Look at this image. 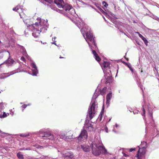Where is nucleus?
<instances>
[{"label": "nucleus", "mask_w": 159, "mask_h": 159, "mask_svg": "<svg viewBox=\"0 0 159 159\" xmlns=\"http://www.w3.org/2000/svg\"><path fill=\"white\" fill-rule=\"evenodd\" d=\"M95 58L96 60L97 61H99V62L100 61H101V58L99 57L98 55V56H97L96 57H95Z\"/></svg>", "instance_id": "cd10ccee"}, {"label": "nucleus", "mask_w": 159, "mask_h": 159, "mask_svg": "<svg viewBox=\"0 0 159 159\" xmlns=\"http://www.w3.org/2000/svg\"><path fill=\"white\" fill-rule=\"evenodd\" d=\"M107 88L104 87L102 89L100 90V93L102 95H105L107 92Z\"/></svg>", "instance_id": "f3484780"}, {"label": "nucleus", "mask_w": 159, "mask_h": 159, "mask_svg": "<svg viewBox=\"0 0 159 159\" xmlns=\"http://www.w3.org/2000/svg\"><path fill=\"white\" fill-rule=\"evenodd\" d=\"M129 68L130 70L132 72H133V69L131 67H130Z\"/></svg>", "instance_id": "37998d69"}, {"label": "nucleus", "mask_w": 159, "mask_h": 159, "mask_svg": "<svg viewBox=\"0 0 159 159\" xmlns=\"http://www.w3.org/2000/svg\"><path fill=\"white\" fill-rule=\"evenodd\" d=\"M72 152H68L66 153L65 154H63L62 156L64 157H69L70 155L72 153Z\"/></svg>", "instance_id": "a211bd4d"}, {"label": "nucleus", "mask_w": 159, "mask_h": 159, "mask_svg": "<svg viewBox=\"0 0 159 159\" xmlns=\"http://www.w3.org/2000/svg\"><path fill=\"white\" fill-rule=\"evenodd\" d=\"M135 150V148H131L129 149V152H131L134 151Z\"/></svg>", "instance_id": "e433bc0d"}, {"label": "nucleus", "mask_w": 159, "mask_h": 159, "mask_svg": "<svg viewBox=\"0 0 159 159\" xmlns=\"http://www.w3.org/2000/svg\"><path fill=\"white\" fill-rule=\"evenodd\" d=\"M56 38V37H54V40H55V39ZM54 42L53 43H52L53 44L55 45H56V41H55V40H54Z\"/></svg>", "instance_id": "58836bf2"}, {"label": "nucleus", "mask_w": 159, "mask_h": 159, "mask_svg": "<svg viewBox=\"0 0 159 159\" xmlns=\"http://www.w3.org/2000/svg\"><path fill=\"white\" fill-rule=\"evenodd\" d=\"M92 53L93 55L96 54L97 55V52L95 50H92Z\"/></svg>", "instance_id": "4c0bfd02"}, {"label": "nucleus", "mask_w": 159, "mask_h": 159, "mask_svg": "<svg viewBox=\"0 0 159 159\" xmlns=\"http://www.w3.org/2000/svg\"><path fill=\"white\" fill-rule=\"evenodd\" d=\"M27 107V105H23L21 107L23 109Z\"/></svg>", "instance_id": "c9c22d12"}, {"label": "nucleus", "mask_w": 159, "mask_h": 159, "mask_svg": "<svg viewBox=\"0 0 159 159\" xmlns=\"http://www.w3.org/2000/svg\"><path fill=\"white\" fill-rule=\"evenodd\" d=\"M85 35L86 36V38H85V39L86 41H89L90 42H92V43H93L95 45L94 40L93 38V35L92 34H90L89 32H88L86 33ZM87 42L89 45V46L90 45L89 43L88 42Z\"/></svg>", "instance_id": "0eeeda50"}, {"label": "nucleus", "mask_w": 159, "mask_h": 159, "mask_svg": "<svg viewBox=\"0 0 159 159\" xmlns=\"http://www.w3.org/2000/svg\"><path fill=\"white\" fill-rule=\"evenodd\" d=\"M142 111H143V114H142L143 116H145V110L143 106L142 108Z\"/></svg>", "instance_id": "393cba45"}, {"label": "nucleus", "mask_w": 159, "mask_h": 159, "mask_svg": "<svg viewBox=\"0 0 159 159\" xmlns=\"http://www.w3.org/2000/svg\"><path fill=\"white\" fill-rule=\"evenodd\" d=\"M81 148L85 152H88L90 151L89 147L86 145H81Z\"/></svg>", "instance_id": "ddd939ff"}, {"label": "nucleus", "mask_w": 159, "mask_h": 159, "mask_svg": "<svg viewBox=\"0 0 159 159\" xmlns=\"http://www.w3.org/2000/svg\"><path fill=\"white\" fill-rule=\"evenodd\" d=\"M94 55V57L95 58L97 56H98V55L97 54V55L96 54H94L93 55Z\"/></svg>", "instance_id": "a18cd8bd"}, {"label": "nucleus", "mask_w": 159, "mask_h": 159, "mask_svg": "<svg viewBox=\"0 0 159 159\" xmlns=\"http://www.w3.org/2000/svg\"><path fill=\"white\" fill-rule=\"evenodd\" d=\"M126 60L128 61V58H126Z\"/></svg>", "instance_id": "3c124183"}, {"label": "nucleus", "mask_w": 159, "mask_h": 159, "mask_svg": "<svg viewBox=\"0 0 159 159\" xmlns=\"http://www.w3.org/2000/svg\"><path fill=\"white\" fill-rule=\"evenodd\" d=\"M30 150V148H25V150Z\"/></svg>", "instance_id": "de8ad7c7"}, {"label": "nucleus", "mask_w": 159, "mask_h": 159, "mask_svg": "<svg viewBox=\"0 0 159 159\" xmlns=\"http://www.w3.org/2000/svg\"><path fill=\"white\" fill-rule=\"evenodd\" d=\"M58 10V11H60V10L59 9H56V10Z\"/></svg>", "instance_id": "603ef678"}, {"label": "nucleus", "mask_w": 159, "mask_h": 159, "mask_svg": "<svg viewBox=\"0 0 159 159\" xmlns=\"http://www.w3.org/2000/svg\"><path fill=\"white\" fill-rule=\"evenodd\" d=\"M69 158L71 159H75V156L73 155V153H72L70 155Z\"/></svg>", "instance_id": "c85d7f7f"}, {"label": "nucleus", "mask_w": 159, "mask_h": 159, "mask_svg": "<svg viewBox=\"0 0 159 159\" xmlns=\"http://www.w3.org/2000/svg\"><path fill=\"white\" fill-rule=\"evenodd\" d=\"M110 63L108 62H104L101 65L102 67H104L105 68H109L110 66Z\"/></svg>", "instance_id": "dca6fc26"}, {"label": "nucleus", "mask_w": 159, "mask_h": 159, "mask_svg": "<svg viewBox=\"0 0 159 159\" xmlns=\"http://www.w3.org/2000/svg\"><path fill=\"white\" fill-rule=\"evenodd\" d=\"M113 80V78L111 76H107L105 82L106 84H107L108 83H109L110 84V83L112 82Z\"/></svg>", "instance_id": "2eb2a0df"}, {"label": "nucleus", "mask_w": 159, "mask_h": 159, "mask_svg": "<svg viewBox=\"0 0 159 159\" xmlns=\"http://www.w3.org/2000/svg\"><path fill=\"white\" fill-rule=\"evenodd\" d=\"M104 114V112L103 111L101 112V114L99 115V116L100 117V120H101L102 118V115Z\"/></svg>", "instance_id": "473e14b6"}, {"label": "nucleus", "mask_w": 159, "mask_h": 159, "mask_svg": "<svg viewBox=\"0 0 159 159\" xmlns=\"http://www.w3.org/2000/svg\"><path fill=\"white\" fill-rule=\"evenodd\" d=\"M9 115V114L8 113H6L5 112H3V114L2 115H0V117L1 118H3L5 117H7Z\"/></svg>", "instance_id": "aec40b11"}, {"label": "nucleus", "mask_w": 159, "mask_h": 159, "mask_svg": "<svg viewBox=\"0 0 159 159\" xmlns=\"http://www.w3.org/2000/svg\"><path fill=\"white\" fill-rule=\"evenodd\" d=\"M32 67L34 69H37V67L34 63L32 64Z\"/></svg>", "instance_id": "c756f323"}, {"label": "nucleus", "mask_w": 159, "mask_h": 159, "mask_svg": "<svg viewBox=\"0 0 159 159\" xmlns=\"http://www.w3.org/2000/svg\"><path fill=\"white\" fill-rule=\"evenodd\" d=\"M136 33L138 34V35L140 34L138 32H136Z\"/></svg>", "instance_id": "8fccbe9b"}, {"label": "nucleus", "mask_w": 159, "mask_h": 159, "mask_svg": "<svg viewBox=\"0 0 159 159\" xmlns=\"http://www.w3.org/2000/svg\"><path fill=\"white\" fill-rule=\"evenodd\" d=\"M86 127L87 128H89V127H88L87 126V127Z\"/></svg>", "instance_id": "5fc2aeb1"}, {"label": "nucleus", "mask_w": 159, "mask_h": 159, "mask_svg": "<svg viewBox=\"0 0 159 159\" xmlns=\"http://www.w3.org/2000/svg\"><path fill=\"white\" fill-rule=\"evenodd\" d=\"M42 137H45L49 139L52 140L54 139L53 136L52 134L48 132H44V135Z\"/></svg>", "instance_id": "1a4fd4ad"}, {"label": "nucleus", "mask_w": 159, "mask_h": 159, "mask_svg": "<svg viewBox=\"0 0 159 159\" xmlns=\"http://www.w3.org/2000/svg\"><path fill=\"white\" fill-rule=\"evenodd\" d=\"M37 20L38 21L36 22L34 24L31 21V20L29 18L25 20L24 22L27 25L28 27L32 26L34 30H36V31L41 32L43 28V23L42 22L40 19H38Z\"/></svg>", "instance_id": "f257e3e1"}, {"label": "nucleus", "mask_w": 159, "mask_h": 159, "mask_svg": "<svg viewBox=\"0 0 159 159\" xmlns=\"http://www.w3.org/2000/svg\"><path fill=\"white\" fill-rule=\"evenodd\" d=\"M3 105V103L2 102L0 103V108H2Z\"/></svg>", "instance_id": "ea45409f"}, {"label": "nucleus", "mask_w": 159, "mask_h": 159, "mask_svg": "<svg viewBox=\"0 0 159 159\" xmlns=\"http://www.w3.org/2000/svg\"><path fill=\"white\" fill-rule=\"evenodd\" d=\"M88 133L86 130L83 129L81 130L80 135L78 137L79 141L85 142L87 140Z\"/></svg>", "instance_id": "39448f33"}, {"label": "nucleus", "mask_w": 159, "mask_h": 159, "mask_svg": "<svg viewBox=\"0 0 159 159\" xmlns=\"http://www.w3.org/2000/svg\"><path fill=\"white\" fill-rule=\"evenodd\" d=\"M61 8H62L66 11H69L71 10H73L72 6L68 4L65 3L62 5V7Z\"/></svg>", "instance_id": "6e6552de"}, {"label": "nucleus", "mask_w": 159, "mask_h": 159, "mask_svg": "<svg viewBox=\"0 0 159 159\" xmlns=\"http://www.w3.org/2000/svg\"><path fill=\"white\" fill-rule=\"evenodd\" d=\"M19 135L21 137H25L29 136V134H20Z\"/></svg>", "instance_id": "5701e85b"}, {"label": "nucleus", "mask_w": 159, "mask_h": 159, "mask_svg": "<svg viewBox=\"0 0 159 159\" xmlns=\"http://www.w3.org/2000/svg\"><path fill=\"white\" fill-rule=\"evenodd\" d=\"M107 128H106V132H108V131H107Z\"/></svg>", "instance_id": "09e8293b"}, {"label": "nucleus", "mask_w": 159, "mask_h": 159, "mask_svg": "<svg viewBox=\"0 0 159 159\" xmlns=\"http://www.w3.org/2000/svg\"><path fill=\"white\" fill-rule=\"evenodd\" d=\"M73 135V132L71 131H69L66 133V138L67 139H71L73 138L72 136Z\"/></svg>", "instance_id": "4468645a"}, {"label": "nucleus", "mask_w": 159, "mask_h": 159, "mask_svg": "<svg viewBox=\"0 0 159 159\" xmlns=\"http://www.w3.org/2000/svg\"><path fill=\"white\" fill-rule=\"evenodd\" d=\"M141 39L143 40L144 41L145 44L146 45V46L148 45V40L147 39L144 37L143 36L141 38Z\"/></svg>", "instance_id": "412c9836"}, {"label": "nucleus", "mask_w": 159, "mask_h": 159, "mask_svg": "<svg viewBox=\"0 0 159 159\" xmlns=\"http://www.w3.org/2000/svg\"><path fill=\"white\" fill-rule=\"evenodd\" d=\"M0 134H1V136H2L3 137H4L5 135L6 134L5 133L2 132L0 130Z\"/></svg>", "instance_id": "7c9ffc66"}, {"label": "nucleus", "mask_w": 159, "mask_h": 159, "mask_svg": "<svg viewBox=\"0 0 159 159\" xmlns=\"http://www.w3.org/2000/svg\"><path fill=\"white\" fill-rule=\"evenodd\" d=\"M139 36L141 39L143 37V36L141 35V34H139Z\"/></svg>", "instance_id": "a19ab883"}, {"label": "nucleus", "mask_w": 159, "mask_h": 159, "mask_svg": "<svg viewBox=\"0 0 159 159\" xmlns=\"http://www.w3.org/2000/svg\"><path fill=\"white\" fill-rule=\"evenodd\" d=\"M25 149L24 148H21L20 149V150H25Z\"/></svg>", "instance_id": "49530a36"}, {"label": "nucleus", "mask_w": 159, "mask_h": 159, "mask_svg": "<svg viewBox=\"0 0 159 159\" xmlns=\"http://www.w3.org/2000/svg\"><path fill=\"white\" fill-rule=\"evenodd\" d=\"M45 2L49 4H51L53 2V0H44Z\"/></svg>", "instance_id": "bb28decb"}, {"label": "nucleus", "mask_w": 159, "mask_h": 159, "mask_svg": "<svg viewBox=\"0 0 159 159\" xmlns=\"http://www.w3.org/2000/svg\"><path fill=\"white\" fill-rule=\"evenodd\" d=\"M112 97V95L111 93H108L106 96V103L107 104H109L110 102L111 99Z\"/></svg>", "instance_id": "f8f14e48"}, {"label": "nucleus", "mask_w": 159, "mask_h": 159, "mask_svg": "<svg viewBox=\"0 0 159 159\" xmlns=\"http://www.w3.org/2000/svg\"><path fill=\"white\" fill-rule=\"evenodd\" d=\"M95 102H93L89 106L88 112L90 120H91L94 116L95 113Z\"/></svg>", "instance_id": "20e7f679"}, {"label": "nucleus", "mask_w": 159, "mask_h": 159, "mask_svg": "<svg viewBox=\"0 0 159 159\" xmlns=\"http://www.w3.org/2000/svg\"><path fill=\"white\" fill-rule=\"evenodd\" d=\"M141 72H143V70H141Z\"/></svg>", "instance_id": "864d4df0"}, {"label": "nucleus", "mask_w": 159, "mask_h": 159, "mask_svg": "<svg viewBox=\"0 0 159 159\" xmlns=\"http://www.w3.org/2000/svg\"><path fill=\"white\" fill-rule=\"evenodd\" d=\"M13 11H15L18 12H19L20 13L19 11H18V10H20L21 9L18 8V7H16L15 8H14L13 9Z\"/></svg>", "instance_id": "a878e982"}, {"label": "nucleus", "mask_w": 159, "mask_h": 159, "mask_svg": "<svg viewBox=\"0 0 159 159\" xmlns=\"http://www.w3.org/2000/svg\"><path fill=\"white\" fill-rule=\"evenodd\" d=\"M63 56H64L63 57H61V56H60V57H59V58H65V57H64L65 56V55H63Z\"/></svg>", "instance_id": "79ce46f5"}, {"label": "nucleus", "mask_w": 159, "mask_h": 159, "mask_svg": "<svg viewBox=\"0 0 159 159\" xmlns=\"http://www.w3.org/2000/svg\"><path fill=\"white\" fill-rule=\"evenodd\" d=\"M33 74L34 75H36L38 73L37 69H34L32 70Z\"/></svg>", "instance_id": "4be33fe9"}, {"label": "nucleus", "mask_w": 159, "mask_h": 159, "mask_svg": "<svg viewBox=\"0 0 159 159\" xmlns=\"http://www.w3.org/2000/svg\"><path fill=\"white\" fill-rule=\"evenodd\" d=\"M125 64H126V66L129 68L130 67H131V66L130 65V64H128V63H127L126 62H124Z\"/></svg>", "instance_id": "72a5a7b5"}, {"label": "nucleus", "mask_w": 159, "mask_h": 159, "mask_svg": "<svg viewBox=\"0 0 159 159\" xmlns=\"http://www.w3.org/2000/svg\"><path fill=\"white\" fill-rule=\"evenodd\" d=\"M54 2L59 8H61L62 7L64 3L63 0H54Z\"/></svg>", "instance_id": "9d476101"}, {"label": "nucleus", "mask_w": 159, "mask_h": 159, "mask_svg": "<svg viewBox=\"0 0 159 159\" xmlns=\"http://www.w3.org/2000/svg\"><path fill=\"white\" fill-rule=\"evenodd\" d=\"M25 11V12L23 11L19 13V15L20 16V18H22L23 19V21L26 20L28 18V17L26 15Z\"/></svg>", "instance_id": "9b49d317"}, {"label": "nucleus", "mask_w": 159, "mask_h": 159, "mask_svg": "<svg viewBox=\"0 0 159 159\" xmlns=\"http://www.w3.org/2000/svg\"><path fill=\"white\" fill-rule=\"evenodd\" d=\"M105 4L104 6L105 7H107V6H108V4H107V3L105 1H103L102 2V4Z\"/></svg>", "instance_id": "2f4dec72"}, {"label": "nucleus", "mask_w": 159, "mask_h": 159, "mask_svg": "<svg viewBox=\"0 0 159 159\" xmlns=\"http://www.w3.org/2000/svg\"><path fill=\"white\" fill-rule=\"evenodd\" d=\"M146 152V148L144 147L141 148H139V149L135 155V157L138 159H142L144 157L145 155Z\"/></svg>", "instance_id": "423d86ee"}, {"label": "nucleus", "mask_w": 159, "mask_h": 159, "mask_svg": "<svg viewBox=\"0 0 159 159\" xmlns=\"http://www.w3.org/2000/svg\"><path fill=\"white\" fill-rule=\"evenodd\" d=\"M98 8L99 10L100 11L102 12L103 14L104 15L106 14V13L101 8L98 7Z\"/></svg>", "instance_id": "b1692460"}, {"label": "nucleus", "mask_w": 159, "mask_h": 159, "mask_svg": "<svg viewBox=\"0 0 159 159\" xmlns=\"http://www.w3.org/2000/svg\"><path fill=\"white\" fill-rule=\"evenodd\" d=\"M17 156L18 158L20 159L24 158V156L23 155L21 154L20 152H19L17 154Z\"/></svg>", "instance_id": "6ab92c4d"}, {"label": "nucleus", "mask_w": 159, "mask_h": 159, "mask_svg": "<svg viewBox=\"0 0 159 159\" xmlns=\"http://www.w3.org/2000/svg\"><path fill=\"white\" fill-rule=\"evenodd\" d=\"M124 156L125 157H128V156H129V155H127V154H125V153L124 154Z\"/></svg>", "instance_id": "c03bdc74"}, {"label": "nucleus", "mask_w": 159, "mask_h": 159, "mask_svg": "<svg viewBox=\"0 0 159 159\" xmlns=\"http://www.w3.org/2000/svg\"><path fill=\"white\" fill-rule=\"evenodd\" d=\"M20 60L23 61H25V59L23 57H21Z\"/></svg>", "instance_id": "f704fd0d"}, {"label": "nucleus", "mask_w": 159, "mask_h": 159, "mask_svg": "<svg viewBox=\"0 0 159 159\" xmlns=\"http://www.w3.org/2000/svg\"><path fill=\"white\" fill-rule=\"evenodd\" d=\"M0 56V66L4 63L11 64L14 62V60L10 58V56L9 52L7 51L5 53H3Z\"/></svg>", "instance_id": "f03ea898"}, {"label": "nucleus", "mask_w": 159, "mask_h": 159, "mask_svg": "<svg viewBox=\"0 0 159 159\" xmlns=\"http://www.w3.org/2000/svg\"><path fill=\"white\" fill-rule=\"evenodd\" d=\"M91 146L92 153L95 156H98L100 155L101 151H103L104 153H106L107 152L104 146L97 144L93 142Z\"/></svg>", "instance_id": "7ed1b4c3"}]
</instances>
